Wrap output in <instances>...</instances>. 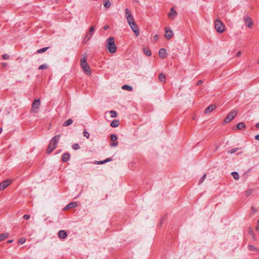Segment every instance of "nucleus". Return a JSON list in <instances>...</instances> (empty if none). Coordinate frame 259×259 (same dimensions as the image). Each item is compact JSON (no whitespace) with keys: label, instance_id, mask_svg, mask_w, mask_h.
Masks as SVG:
<instances>
[{"label":"nucleus","instance_id":"1","mask_svg":"<svg viewBox=\"0 0 259 259\" xmlns=\"http://www.w3.org/2000/svg\"><path fill=\"white\" fill-rule=\"evenodd\" d=\"M60 135H58L53 138L50 143L48 147L47 152L48 154L51 153L57 147V144L60 140Z\"/></svg>","mask_w":259,"mask_h":259},{"label":"nucleus","instance_id":"2","mask_svg":"<svg viewBox=\"0 0 259 259\" xmlns=\"http://www.w3.org/2000/svg\"><path fill=\"white\" fill-rule=\"evenodd\" d=\"M107 45L106 46V49L111 53H114L116 51V46L115 44L114 38L112 36H110L106 40Z\"/></svg>","mask_w":259,"mask_h":259},{"label":"nucleus","instance_id":"3","mask_svg":"<svg viewBox=\"0 0 259 259\" xmlns=\"http://www.w3.org/2000/svg\"><path fill=\"white\" fill-rule=\"evenodd\" d=\"M80 66L87 75L91 74V71L87 62V55L83 54L80 60Z\"/></svg>","mask_w":259,"mask_h":259},{"label":"nucleus","instance_id":"4","mask_svg":"<svg viewBox=\"0 0 259 259\" xmlns=\"http://www.w3.org/2000/svg\"><path fill=\"white\" fill-rule=\"evenodd\" d=\"M214 28L219 33H223L225 29V25L220 19L215 21Z\"/></svg>","mask_w":259,"mask_h":259},{"label":"nucleus","instance_id":"5","mask_svg":"<svg viewBox=\"0 0 259 259\" xmlns=\"http://www.w3.org/2000/svg\"><path fill=\"white\" fill-rule=\"evenodd\" d=\"M131 28L134 32L135 35L137 37L140 34V29L139 27L135 23L134 18L131 15Z\"/></svg>","mask_w":259,"mask_h":259},{"label":"nucleus","instance_id":"6","mask_svg":"<svg viewBox=\"0 0 259 259\" xmlns=\"http://www.w3.org/2000/svg\"><path fill=\"white\" fill-rule=\"evenodd\" d=\"M237 115V112L235 110L231 111L228 116L225 118L224 122L228 123L233 119Z\"/></svg>","mask_w":259,"mask_h":259},{"label":"nucleus","instance_id":"7","mask_svg":"<svg viewBox=\"0 0 259 259\" xmlns=\"http://www.w3.org/2000/svg\"><path fill=\"white\" fill-rule=\"evenodd\" d=\"M40 104V102L39 99L34 100L32 105L31 111L34 113H36L37 112V109L39 108Z\"/></svg>","mask_w":259,"mask_h":259},{"label":"nucleus","instance_id":"8","mask_svg":"<svg viewBox=\"0 0 259 259\" xmlns=\"http://www.w3.org/2000/svg\"><path fill=\"white\" fill-rule=\"evenodd\" d=\"M243 20L246 25L249 28H251L253 26V21L251 18L247 15L244 16Z\"/></svg>","mask_w":259,"mask_h":259},{"label":"nucleus","instance_id":"9","mask_svg":"<svg viewBox=\"0 0 259 259\" xmlns=\"http://www.w3.org/2000/svg\"><path fill=\"white\" fill-rule=\"evenodd\" d=\"M165 30V33H164V36L167 39H169L171 38L172 37L174 36V33L172 30L167 27H165L164 28Z\"/></svg>","mask_w":259,"mask_h":259},{"label":"nucleus","instance_id":"10","mask_svg":"<svg viewBox=\"0 0 259 259\" xmlns=\"http://www.w3.org/2000/svg\"><path fill=\"white\" fill-rule=\"evenodd\" d=\"M11 183V180H6L0 183V191L3 190Z\"/></svg>","mask_w":259,"mask_h":259},{"label":"nucleus","instance_id":"11","mask_svg":"<svg viewBox=\"0 0 259 259\" xmlns=\"http://www.w3.org/2000/svg\"><path fill=\"white\" fill-rule=\"evenodd\" d=\"M95 31V26H92L90 27L89 31L87 33L85 38H88V40H90L93 35Z\"/></svg>","mask_w":259,"mask_h":259},{"label":"nucleus","instance_id":"12","mask_svg":"<svg viewBox=\"0 0 259 259\" xmlns=\"http://www.w3.org/2000/svg\"><path fill=\"white\" fill-rule=\"evenodd\" d=\"M111 140L112 142L110 143V146L111 147H115L118 145V142H115L117 139V137L115 134H112L110 136Z\"/></svg>","mask_w":259,"mask_h":259},{"label":"nucleus","instance_id":"13","mask_svg":"<svg viewBox=\"0 0 259 259\" xmlns=\"http://www.w3.org/2000/svg\"><path fill=\"white\" fill-rule=\"evenodd\" d=\"M177 15V12L175 10L174 8L170 9L169 13H168V18L171 19H174L175 17Z\"/></svg>","mask_w":259,"mask_h":259},{"label":"nucleus","instance_id":"14","mask_svg":"<svg viewBox=\"0 0 259 259\" xmlns=\"http://www.w3.org/2000/svg\"><path fill=\"white\" fill-rule=\"evenodd\" d=\"M58 237L61 239H65L67 236V233L64 230H60L58 233Z\"/></svg>","mask_w":259,"mask_h":259},{"label":"nucleus","instance_id":"15","mask_svg":"<svg viewBox=\"0 0 259 259\" xmlns=\"http://www.w3.org/2000/svg\"><path fill=\"white\" fill-rule=\"evenodd\" d=\"M166 55V51L165 49L162 48L159 50V57L161 58H164L165 57Z\"/></svg>","mask_w":259,"mask_h":259},{"label":"nucleus","instance_id":"16","mask_svg":"<svg viewBox=\"0 0 259 259\" xmlns=\"http://www.w3.org/2000/svg\"><path fill=\"white\" fill-rule=\"evenodd\" d=\"M159 81H160L161 82L164 83L166 81V77L165 76V75L162 73H161L159 74Z\"/></svg>","mask_w":259,"mask_h":259},{"label":"nucleus","instance_id":"17","mask_svg":"<svg viewBox=\"0 0 259 259\" xmlns=\"http://www.w3.org/2000/svg\"><path fill=\"white\" fill-rule=\"evenodd\" d=\"M77 206L76 202H73L69 203L65 208L64 209L74 208Z\"/></svg>","mask_w":259,"mask_h":259},{"label":"nucleus","instance_id":"18","mask_svg":"<svg viewBox=\"0 0 259 259\" xmlns=\"http://www.w3.org/2000/svg\"><path fill=\"white\" fill-rule=\"evenodd\" d=\"M70 159V155L68 153H65L62 156V160L64 162L67 161Z\"/></svg>","mask_w":259,"mask_h":259},{"label":"nucleus","instance_id":"19","mask_svg":"<svg viewBox=\"0 0 259 259\" xmlns=\"http://www.w3.org/2000/svg\"><path fill=\"white\" fill-rule=\"evenodd\" d=\"M215 107L216 106L215 105H211L205 109V113H209L213 111Z\"/></svg>","mask_w":259,"mask_h":259},{"label":"nucleus","instance_id":"20","mask_svg":"<svg viewBox=\"0 0 259 259\" xmlns=\"http://www.w3.org/2000/svg\"><path fill=\"white\" fill-rule=\"evenodd\" d=\"M119 120L117 119H115V120H113L111 122L110 125L112 127H116L119 125Z\"/></svg>","mask_w":259,"mask_h":259},{"label":"nucleus","instance_id":"21","mask_svg":"<svg viewBox=\"0 0 259 259\" xmlns=\"http://www.w3.org/2000/svg\"><path fill=\"white\" fill-rule=\"evenodd\" d=\"M143 52L145 53V55H146L148 56H150L151 55V52L149 49L147 48H144L143 49Z\"/></svg>","mask_w":259,"mask_h":259},{"label":"nucleus","instance_id":"22","mask_svg":"<svg viewBox=\"0 0 259 259\" xmlns=\"http://www.w3.org/2000/svg\"><path fill=\"white\" fill-rule=\"evenodd\" d=\"M254 190L253 189L248 188L245 191V196L248 197L251 195Z\"/></svg>","mask_w":259,"mask_h":259},{"label":"nucleus","instance_id":"23","mask_svg":"<svg viewBox=\"0 0 259 259\" xmlns=\"http://www.w3.org/2000/svg\"><path fill=\"white\" fill-rule=\"evenodd\" d=\"M237 127L238 130H242L245 128V124L244 122H240L237 124Z\"/></svg>","mask_w":259,"mask_h":259},{"label":"nucleus","instance_id":"24","mask_svg":"<svg viewBox=\"0 0 259 259\" xmlns=\"http://www.w3.org/2000/svg\"><path fill=\"white\" fill-rule=\"evenodd\" d=\"M72 122L73 120L71 119H68L63 123V125L64 126H67L71 125L72 123Z\"/></svg>","mask_w":259,"mask_h":259},{"label":"nucleus","instance_id":"25","mask_svg":"<svg viewBox=\"0 0 259 259\" xmlns=\"http://www.w3.org/2000/svg\"><path fill=\"white\" fill-rule=\"evenodd\" d=\"M108 113L110 114V116L112 118H114V117H116L117 116V113L116 111H114V110H111L109 112H108ZM108 113V112H106V114Z\"/></svg>","mask_w":259,"mask_h":259},{"label":"nucleus","instance_id":"26","mask_svg":"<svg viewBox=\"0 0 259 259\" xmlns=\"http://www.w3.org/2000/svg\"><path fill=\"white\" fill-rule=\"evenodd\" d=\"M111 4L109 0H104V6L106 8H109Z\"/></svg>","mask_w":259,"mask_h":259},{"label":"nucleus","instance_id":"27","mask_svg":"<svg viewBox=\"0 0 259 259\" xmlns=\"http://www.w3.org/2000/svg\"><path fill=\"white\" fill-rule=\"evenodd\" d=\"M231 175L235 180H238L239 179V175L237 172H232Z\"/></svg>","mask_w":259,"mask_h":259},{"label":"nucleus","instance_id":"28","mask_svg":"<svg viewBox=\"0 0 259 259\" xmlns=\"http://www.w3.org/2000/svg\"><path fill=\"white\" fill-rule=\"evenodd\" d=\"M8 237V233H3L0 234V241L3 240Z\"/></svg>","mask_w":259,"mask_h":259},{"label":"nucleus","instance_id":"29","mask_svg":"<svg viewBox=\"0 0 259 259\" xmlns=\"http://www.w3.org/2000/svg\"><path fill=\"white\" fill-rule=\"evenodd\" d=\"M125 13H126V17L127 19V23L130 24V13L129 10L127 8L125 9Z\"/></svg>","mask_w":259,"mask_h":259},{"label":"nucleus","instance_id":"30","mask_svg":"<svg viewBox=\"0 0 259 259\" xmlns=\"http://www.w3.org/2000/svg\"><path fill=\"white\" fill-rule=\"evenodd\" d=\"M248 249L250 251H258V249L256 247H254L252 245H249L248 246Z\"/></svg>","mask_w":259,"mask_h":259},{"label":"nucleus","instance_id":"31","mask_svg":"<svg viewBox=\"0 0 259 259\" xmlns=\"http://www.w3.org/2000/svg\"><path fill=\"white\" fill-rule=\"evenodd\" d=\"M49 48V47H46V48H43L42 49H38L37 51V53H44L45 52V51H46L47 50H48Z\"/></svg>","mask_w":259,"mask_h":259},{"label":"nucleus","instance_id":"32","mask_svg":"<svg viewBox=\"0 0 259 259\" xmlns=\"http://www.w3.org/2000/svg\"><path fill=\"white\" fill-rule=\"evenodd\" d=\"M48 66L47 64H44L41 65L40 66H39V67H38V69L39 70L45 69L48 68Z\"/></svg>","mask_w":259,"mask_h":259},{"label":"nucleus","instance_id":"33","mask_svg":"<svg viewBox=\"0 0 259 259\" xmlns=\"http://www.w3.org/2000/svg\"><path fill=\"white\" fill-rule=\"evenodd\" d=\"M72 148L74 150H77L80 148V146L78 144L75 143L72 145Z\"/></svg>","mask_w":259,"mask_h":259},{"label":"nucleus","instance_id":"34","mask_svg":"<svg viewBox=\"0 0 259 259\" xmlns=\"http://www.w3.org/2000/svg\"><path fill=\"white\" fill-rule=\"evenodd\" d=\"M26 241V239L23 238H20L18 240V243L19 244H23Z\"/></svg>","mask_w":259,"mask_h":259},{"label":"nucleus","instance_id":"35","mask_svg":"<svg viewBox=\"0 0 259 259\" xmlns=\"http://www.w3.org/2000/svg\"><path fill=\"white\" fill-rule=\"evenodd\" d=\"M257 212V209L255 208L254 206H252L251 207V213L254 214V213Z\"/></svg>","mask_w":259,"mask_h":259},{"label":"nucleus","instance_id":"36","mask_svg":"<svg viewBox=\"0 0 259 259\" xmlns=\"http://www.w3.org/2000/svg\"><path fill=\"white\" fill-rule=\"evenodd\" d=\"M83 135V136L87 138H89L90 134L85 130H84Z\"/></svg>","mask_w":259,"mask_h":259},{"label":"nucleus","instance_id":"37","mask_svg":"<svg viewBox=\"0 0 259 259\" xmlns=\"http://www.w3.org/2000/svg\"><path fill=\"white\" fill-rule=\"evenodd\" d=\"M238 148H233V149H232L230 150H229L228 151V153L232 154V153H233L236 152L237 151H238Z\"/></svg>","mask_w":259,"mask_h":259},{"label":"nucleus","instance_id":"38","mask_svg":"<svg viewBox=\"0 0 259 259\" xmlns=\"http://www.w3.org/2000/svg\"><path fill=\"white\" fill-rule=\"evenodd\" d=\"M123 90H126L127 91H130V85L126 84L124 85L121 87Z\"/></svg>","mask_w":259,"mask_h":259},{"label":"nucleus","instance_id":"39","mask_svg":"<svg viewBox=\"0 0 259 259\" xmlns=\"http://www.w3.org/2000/svg\"><path fill=\"white\" fill-rule=\"evenodd\" d=\"M206 174H204L202 177L200 179L199 182V184H200L201 183H202L203 182V181L206 178Z\"/></svg>","mask_w":259,"mask_h":259},{"label":"nucleus","instance_id":"40","mask_svg":"<svg viewBox=\"0 0 259 259\" xmlns=\"http://www.w3.org/2000/svg\"><path fill=\"white\" fill-rule=\"evenodd\" d=\"M94 164H104L105 163L104 162V161H95L94 162Z\"/></svg>","mask_w":259,"mask_h":259},{"label":"nucleus","instance_id":"41","mask_svg":"<svg viewBox=\"0 0 259 259\" xmlns=\"http://www.w3.org/2000/svg\"><path fill=\"white\" fill-rule=\"evenodd\" d=\"M23 218L26 220H28L30 218V215L29 214H25L23 215Z\"/></svg>","mask_w":259,"mask_h":259},{"label":"nucleus","instance_id":"42","mask_svg":"<svg viewBox=\"0 0 259 259\" xmlns=\"http://www.w3.org/2000/svg\"><path fill=\"white\" fill-rule=\"evenodd\" d=\"M9 56L7 54H4L3 55V58L4 59L7 60L9 58Z\"/></svg>","mask_w":259,"mask_h":259},{"label":"nucleus","instance_id":"43","mask_svg":"<svg viewBox=\"0 0 259 259\" xmlns=\"http://www.w3.org/2000/svg\"><path fill=\"white\" fill-rule=\"evenodd\" d=\"M112 160V158H108L107 159H106L104 161V162L105 163H106V162H109V161H111Z\"/></svg>","mask_w":259,"mask_h":259},{"label":"nucleus","instance_id":"44","mask_svg":"<svg viewBox=\"0 0 259 259\" xmlns=\"http://www.w3.org/2000/svg\"><path fill=\"white\" fill-rule=\"evenodd\" d=\"M89 40H88V38H85V37H84V38L83 39L82 42L84 44H85L87 43V42L89 41Z\"/></svg>","mask_w":259,"mask_h":259},{"label":"nucleus","instance_id":"45","mask_svg":"<svg viewBox=\"0 0 259 259\" xmlns=\"http://www.w3.org/2000/svg\"><path fill=\"white\" fill-rule=\"evenodd\" d=\"M203 83V81L201 80H199L196 83L197 85H199Z\"/></svg>","mask_w":259,"mask_h":259},{"label":"nucleus","instance_id":"46","mask_svg":"<svg viewBox=\"0 0 259 259\" xmlns=\"http://www.w3.org/2000/svg\"><path fill=\"white\" fill-rule=\"evenodd\" d=\"M241 55V51H239L237 54H236V57H239V56H240Z\"/></svg>","mask_w":259,"mask_h":259},{"label":"nucleus","instance_id":"47","mask_svg":"<svg viewBox=\"0 0 259 259\" xmlns=\"http://www.w3.org/2000/svg\"><path fill=\"white\" fill-rule=\"evenodd\" d=\"M249 232L251 233L253 236L254 235V233L252 232V229L251 228H249Z\"/></svg>","mask_w":259,"mask_h":259},{"label":"nucleus","instance_id":"48","mask_svg":"<svg viewBox=\"0 0 259 259\" xmlns=\"http://www.w3.org/2000/svg\"><path fill=\"white\" fill-rule=\"evenodd\" d=\"M108 28H109V27H108V25H105V26H104L103 27V29H104V30H107V29H108Z\"/></svg>","mask_w":259,"mask_h":259},{"label":"nucleus","instance_id":"49","mask_svg":"<svg viewBox=\"0 0 259 259\" xmlns=\"http://www.w3.org/2000/svg\"><path fill=\"white\" fill-rule=\"evenodd\" d=\"M255 139L257 140H259V135H256L255 137Z\"/></svg>","mask_w":259,"mask_h":259},{"label":"nucleus","instance_id":"50","mask_svg":"<svg viewBox=\"0 0 259 259\" xmlns=\"http://www.w3.org/2000/svg\"><path fill=\"white\" fill-rule=\"evenodd\" d=\"M13 241V240H9L8 241V243H11Z\"/></svg>","mask_w":259,"mask_h":259},{"label":"nucleus","instance_id":"51","mask_svg":"<svg viewBox=\"0 0 259 259\" xmlns=\"http://www.w3.org/2000/svg\"><path fill=\"white\" fill-rule=\"evenodd\" d=\"M255 126L257 127V128H259V122L257 123L255 125Z\"/></svg>","mask_w":259,"mask_h":259},{"label":"nucleus","instance_id":"52","mask_svg":"<svg viewBox=\"0 0 259 259\" xmlns=\"http://www.w3.org/2000/svg\"><path fill=\"white\" fill-rule=\"evenodd\" d=\"M157 37H158V35H155V36H154L155 38H157Z\"/></svg>","mask_w":259,"mask_h":259},{"label":"nucleus","instance_id":"53","mask_svg":"<svg viewBox=\"0 0 259 259\" xmlns=\"http://www.w3.org/2000/svg\"><path fill=\"white\" fill-rule=\"evenodd\" d=\"M2 130H3L2 128H0V133H1V132H2Z\"/></svg>","mask_w":259,"mask_h":259},{"label":"nucleus","instance_id":"54","mask_svg":"<svg viewBox=\"0 0 259 259\" xmlns=\"http://www.w3.org/2000/svg\"><path fill=\"white\" fill-rule=\"evenodd\" d=\"M257 64H259V58L257 59Z\"/></svg>","mask_w":259,"mask_h":259},{"label":"nucleus","instance_id":"55","mask_svg":"<svg viewBox=\"0 0 259 259\" xmlns=\"http://www.w3.org/2000/svg\"><path fill=\"white\" fill-rule=\"evenodd\" d=\"M130 90H131V91H132V90H133V89H132V88L131 87Z\"/></svg>","mask_w":259,"mask_h":259},{"label":"nucleus","instance_id":"56","mask_svg":"<svg viewBox=\"0 0 259 259\" xmlns=\"http://www.w3.org/2000/svg\"><path fill=\"white\" fill-rule=\"evenodd\" d=\"M257 224H259V219L257 220Z\"/></svg>","mask_w":259,"mask_h":259},{"label":"nucleus","instance_id":"57","mask_svg":"<svg viewBox=\"0 0 259 259\" xmlns=\"http://www.w3.org/2000/svg\"><path fill=\"white\" fill-rule=\"evenodd\" d=\"M134 1H135L136 2H138V1H137V0H134Z\"/></svg>","mask_w":259,"mask_h":259},{"label":"nucleus","instance_id":"58","mask_svg":"<svg viewBox=\"0 0 259 259\" xmlns=\"http://www.w3.org/2000/svg\"><path fill=\"white\" fill-rule=\"evenodd\" d=\"M256 229H258V227H256Z\"/></svg>","mask_w":259,"mask_h":259}]
</instances>
